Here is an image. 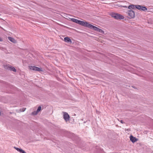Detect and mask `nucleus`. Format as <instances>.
<instances>
[{
    "label": "nucleus",
    "instance_id": "f8f14e48",
    "mask_svg": "<svg viewBox=\"0 0 153 153\" xmlns=\"http://www.w3.org/2000/svg\"><path fill=\"white\" fill-rule=\"evenodd\" d=\"M137 6V5H134L132 4L129 5L128 7V8L129 9H130V10L133 9H135V8H136V6Z\"/></svg>",
    "mask_w": 153,
    "mask_h": 153
},
{
    "label": "nucleus",
    "instance_id": "4468645a",
    "mask_svg": "<svg viewBox=\"0 0 153 153\" xmlns=\"http://www.w3.org/2000/svg\"><path fill=\"white\" fill-rule=\"evenodd\" d=\"M14 148L16 149L19 152H20L21 150L22 149H21L19 148L15 147H14Z\"/></svg>",
    "mask_w": 153,
    "mask_h": 153
},
{
    "label": "nucleus",
    "instance_id": "6ab92c4d",
    "mask_svg": "<svg viewBox=\"0 0 153 153\" xmlns=\"http://www.w3.org/2000/svg\"><path fill=\"white\" fill-rule=\"evenodd\" d=\"M104 152L103 150L101 149L100 150V152H98V153H104Z\"/></svg>",
    "mask_w": 153,
    "mask_h": 153
},
{
    "label": "nucleus",
    "instance_id": "4be33fe9",
    "mask_svg": "<svg viewBox=\"0 0 153 153\" xmlns=\"http://www.w3.org/2000/svg\"><path fill=\"white\" fill-rule=\"evenodd\" d=\"M95 26L93 25V26L92 27V28L91 29H93L94 30V29H95Z\"/></svg>",
    "mask_w": 153,
    "mask_h": 153
},
{
    "label": "nucleus",
    "instance_id": "f03ea898",
    "mask_svg": "<svg viewBox=\"0 0 153 153\" xmlns=\"http://www.w3.org/2000/svg\"><path fill=\"white\" fill-rule=\"evenodd\" d=\"M30 69L32 71H43L41 68H39L38 67L30 66H29Z\"/></svg>",
    "mask_w": 153,
    "mask_h": 153
},
{
    "label": "nucleus",
    "instance_id": "f257e3e1",
    "mask_svg": "<svg viewBox=\"0 0 153 153\" xmlns=\"http://www.w3.org/2000/svg\"><path fill=\"white\" fill-rule=\"evenodd\" d=\"M110 15L116 19L121 20L124 19L123 16L117 13H112L110 14Z\"/></svg>",
    "mask_w": 153,
    "mask_h": 153
},
{
    "label": "nucleus",
    "instance_id": "423d86ee",
    "mask_svg": "<svg viewBox=\"0 0 153 153\" xmlns=\"http://www.w3.org/2000/svg\"><path fill=\"white\" fill-rule=\"evenodd\" d=\"M136 8L140 10L145 11L147 10L146 7L139 5H137V6H136Z\"/></svg>",
    "mask_w": 153,
    "mask_h": 153
},
{
    "label": "nucleus",
    "instance_id": "20e7f679",
    "mask_svg": "<svg viewBox=\"0 0 153 153\" xmlns=\"http://www.w3.org/2000/svg\"><path fill=\"white\" fill-rule=\"evenodd\" d=\"M63 118L67 122L69 120L70 116L68 113L65 112H63Z\"/></svg>",
    "mask_w": 153,
    "mask_h": 153
},
{
    "label": "nucleus",
    "instance_id": "9d476101",
    "mask_svg": "<svg viewBox=\"0 0 153 153\" xmlns=\"http://www.w3.org/2000/svg\"><path fill=\"white\" fill-rule=\"evenodd\" d=\"M64 41L66 42L70 43L71 44L72 42L71 39L68 37H66L64 38Z\"/></svg>",
    "mask_w": 153,
    "mask_h": 153
},
{
    "label": "nucleus",
    "instance_id": "b1692460",
    "mask_svg": "<svg viewBox=\"0 0 153 153\" xmlns=\"http://www.w3.org/2000/svg\"><path fill=\"white\" fill-rule=\"evenodd\" d=\"M117 120H118L119 121V120L118 119H117Z\"/></svg>",
    "mask_w": 153,
    "mask_h": 153
},
{
    "label": "nucleus",
    "instance_id": "5701e85b",
    "mask_svg": "<svg viewBox=\"0 0 153 153\" xmlns=\"http://www.w3.org/2000/svg\"><path fill=\"white\" fill-rule=\"evenodd\" d=\"M123 7H125V8H127V6H123Z\"/></svg>",
    "mask_w": 153,
    "mask_h": 153
},
{
    "label": "nucleus",
    "instance_id": "9b49d317",
    "mask_svg": "<svg viewBox=\"0 0 153 153\" xmlns=\"http://www.w3.org/2000/svg\"><path fill=\"white\" fill-rule=\"evenodd\" d=\"M8 38L10 41L13 43H16V40L13 38L11 37H8Z\"/></svg>",
    "mask_w": 153,
    "mask_h": 153
},
{
    "label": "nucleus",
    "instance_id": "ddd939ff",
    "mask_svg": "<svg viewBox=\"0 0 153 153\" xmlns=\"http://www.w3.org/2000/svg\"><path fill=\"white\" fill-rule=\"evenodd\" d=\"M90 24L86 22H83V23L82 24V26L88 27Z\"/></svg>",
    "mask_w": 153,
    "mask_h": 153
},
{
    "label": "nucleus",
    "instance_id": "aec40b11",
    "mask_svg": "<svg viewBox=\"0 0 153 153\" xmlns=\"http://www.w3.org/2000/svg\"><path fill=\"white\" fill-rule=\"evenodd\" d=\"M93 26V25L90 24L89 25L88 27L90 28L91 29L92 28V27Z\"/></svg>",
    "mask_w": 153,
    "mask_h": 153
},
{
    "label": "nucleus",
    "instance_id": "0eeeda50",
    "mask_svg": "<svg viewBox=\"0 0 153 153\" xmlns=\"http://www.w3.org/2000/svg\"><path fill=\"white\" fill-rule=\"evenodd\" d=\"M4 68L6 69L12 71L14 72L16 71V70L15 68L12 66H9L7 65H6L4 67Z\"/></svg>",
    "mask_w": 153,
    "mask_h": 153
},
{
    "label": "nucleus",
    "instance_id": "a211bd4d",
    "mask_svg": "<svg viewBox=\"0 0 153 153\" xmlns=\"http://www.w3.org/2000/svg\"><path fill=\"white\" fill-rule=\"evenodd\" d=\"M20 153H26L22 149L21 150V151L20 152Z\"/></svg>",
    "mask_w": 153,
    "mask_h": 153
},
{
    "label": "nucleus",
    "instance_id": "f3484780",
    "mask_svg": "<svg viewBox=\"0 0 153 153\" xmlns=\"http://www.w3.org/2000/svg\"><path fill=\"white\" fill-rule=\"evenodd\" d=\"M99 28L95 27V29H94V30L97 31L99 29Z\"/></svg>",
    "mask_w": 153,
    "mask_h": 153
},
{
    "label": "nucleus",
    "instance_id": "1a4fd4ad",
    "mask_svg": "<svg viewBox=\"0 0 153 153\" xmlns=\"http://www.w3.org/2000/svg\"><path fill=\"white\" fill-rule=\"evenodd\" d=\"M130 140L133 143H134L138 140L137 139L133 137L132 135L130 136Z\"/></svg>",
    "mask_w": 153,
    "mask_h": 153
},
{
    "label": "nucleus",
    "instance_id": "dca6fc26",
    "mask_svg": "<svg viewBox=\"0 0 153 153\" xmlns=\"http://www.w3.org/2000/svg\"><path fill=\"white\" fill-rule=\"evenodd\" d=\"M26 109V108H22L20 109V111L21 112L24 111Z\"/></svg>",
    "mask_w": 153,
    "mask_h": 153
},
{
    "label": "nucleus",
    "instance_id": "6e6552de",
    "mask_svg": "<svg viewBox=\"0 0 153 153\" xmlns=\"http://www.w3.org/2000/svg\"><path fill=\"white\" fill-rule=\"evenodd\" d=\"M41 106H39L36 111H35L31 113V115H37V114L41 111Z\"/></svg>",
    "mask_w": 153,
    "mask_h": 153
},
{
    "label": "nucleus",
    "instance_id": "2eb2a0df",
    "mask_svg": "<svg viewBox=\"0 0 153 153\" xmlns=\"http://www.w3.org/2000/svg\"><path fill=\"white\" fill-rule=\"evenodd\" d=\"M98 31L99 32L101 33H104V31L100 28L99 29Z\"/></svg>",
    "mask_w": 153,
    "mask_h": 153
},
{
    "label": "nucleus",
    "instance_id": "39448f33",
    "mask_svg": "<svg viewBox=\"0 0 153 153\" xmlns=\"http://www.w3.org/2000/svg\"><path fill=\"white\" fill-rule=\"evenodd\" d=\"M71 20L72 22H75L77 24H78L81 25H82V24L83 23V21L78 20L74 18L71 19Z\"/></svg>",
    "mask_w": 153,
    "mask_h": 153
},
{
    "label": "nucleus",
    "instance_id": "412c9836",
    "mask_svg": "<svg viewBox=\"0 0 153 153\" xmlns=\"http://www.w3.org/2000/svg\"><path fill=\"white\" fill-rule=\"evenodd\" d=\"M119 121L120 122V123H122V124L125 123V122H123V121L122 120H120V121Z\"/></svg>",
    "mask_w": 153,
    "mask_h": 153
},
{
    "label": "nucleus",
    "instance_id": "7ed1b4c3",
    "mask_svg": "<svg viewBox=\"0 0 153 153\" xmlns=\"http://www.w3.org/2000/svg\"><path fill=\"white\" fill-rule=\"evenodd\" d=\"M128 13L129 16V19L134 18L135 17L134 12L132 10H129L128 11Z\"/></svg>",
    "mask_w": 153,
    "mask_h": 153
}]
</instances>
